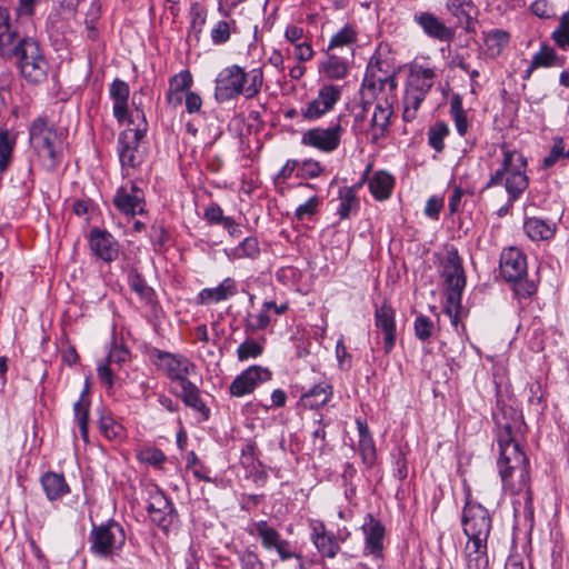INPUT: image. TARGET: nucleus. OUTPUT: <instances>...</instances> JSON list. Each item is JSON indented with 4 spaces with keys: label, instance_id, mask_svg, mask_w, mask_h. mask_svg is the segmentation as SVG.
Listing matches in <instances>:
<instances>
[{
    "label": "nucleus",
    "instance_id": "nucleus-17",
    "mask_svg": "<svg viewBox=\"0 0 569 569\" xmlns=\"http://www.w3.org/2000/svg\"><path fill=\"white\" fill-rule=\"evenodd\" d=\"M361 531L365 538V556H370L375 560H382L385 550L383 540L386 536L385 526L372 513H367L361 526Z\"/></svg>",
    "mask_w": 569,
    "mask_h": 569
},
{
    "label": "nucleus",
    "instance_id": "nucleus-36",
    "mask_svg": "<svg viewBox=\"0 0 569 569\" xmlns=\"http://www.w3.org/2000/svg\"><path fill=\"white\" fill-rule=\"evenodd\" d=\"M41 485L49 500H57L69 492V486L60 473H44L41 477Z\"/></svg>",
    "mask_w": 569,
    "mask_h": 569
},
{
    "label": "nucleus",
    "instance_id": "nucleus-30",
    "mask_svg": "<svg viewBox=\"0 0 569 569\" xmlns=\"http://www.w3.org/2000/svg\"><path fill=\"white\" fill-rule=\"evenodd\" d=\"M396 184L395 177L386 170L376 171L368 180V187L377 201L388 200Z\"/></svg>",
    "mask_w": 569,
    "mask_h": 569
},
{
    "label": "nucleus",
    "instance_id": "nucleus-32",
    "mask_svg": "<svg viewBox=\"0 0 569 569\" xmlns=\"http://www.w3.org/2000/svg\"><path fill=\"white\" fill-rule=\"evenodd\" d=\"M17 32L11 29L9 10L0 6V56L9 59L12 56V44Z\"/></svg>",
    "mask_w": 569,
    "mask_h": 569
},
{
    "label": "nucleus",
    "instance_id": "nucleus-10",
    "mask_svg": "<svg viewBox=\"0 0 569 569\" xmlns=\"http://www.w3.org/2000/svg\"><path fill=\"white\" fill-rule=\"evenodd\" d=\"M124 541L126 535L122 527L112 521L94 527L90 535L91 550L100 557L113 555Z\"/></svg>",
    "mask_w": 569,
    "mask_h": 569
},
{
    "label": "nucleus",
    "instance_id": "nucleus-42",
    "mask_svg": "<svg viewBox=\"0 0 569 569\" xmlns=\"http://www.w3.org/2000/svg\"><path fill=\"white\" fill-rule=\"evenodd\" d=\"M320 71L329 79L340 80L348 74V62L333 53H329L321 63Z\"/></svg>",
    "mask_w": 569,
    "mask_h": 569
},
{
    "label": "nucleus",
    "instance_id": "nucleus-18",
    "mask_svg": "<svg viewBox=\"0 0 569 569\" xmlns=\"http://www.w3.org/2000/svg\"><path fill=\"white\" fill-rule=\"evenodd\" d=\"M272 378V372L261 366H250L238 375L229 387V392L232 397L241 398L250 395L254 389Z\"/></svg>",
    "mask_w": 569,
    "mask_h": 569
},
{
    "label": "nucleus",
    "instance_id": "nucleus-44",
    "mask_svg": "<svg viewBox=\"0 0 569 569\" xmlns=\"http://www.w3.org/2000/svg\"><path fill=\"white\" fill-rule=\"evenodd\" d=\"M490 56H499L510 41V33L502 29H493L485 33L483 38Z\"/></svg>",
    "mask_w": 569,
    "mask_h": 569
},
{
    "label": "nucleus",
    "instance_id": "nucleus-58",
    "mask_svg": "<svg viewBox=\"0 0 569 569\" xmlns=\"http://www.w3.org/2000/svg\"><path fill=\"white\" fill-rule=\"evenodd\" d=\"M413 327L416 337L421 341H427L432 336L433 322L427 316H418L415 320Z\"/></svg>",
    "mask_w": 569,
    "mask_h": 569
},
{
    "label": "nucleus",
    "instance_id": "nucleus-52",
    "mask_svg": "<svg viewBox=\"0 0 569 569\" xmlns=\"http://www.w3.org/2000/svg\"><path fill=\"white\" fill-rule=\"evenodd\" d=\"M450 114L453 119L457 132L459 136L463 137L468 130V120L459 97L451 100Z\"/></svg>",
    "mask_w": 569,
    "mask_h": 569
},
{
    "label": "nucleus",
    "instance_id": "nucleus-51",
    "mask_svg": "<svg viewBox=\"0 0 569 569\" xmlns=\"http://www.w3.org/2000/svg\"><path fill=\"white\" fill-rule=\"evenodd\" d=\"M449 134V128L445 122H436L428 131V143L437 152L445 149V138Z\"/></svg>",
    "mask_w": 569,
    "mask_h": 569
},
{
    "label": "nucleus",
    "instance_id": "nucleus-37",
    "mask_svg": "<svg viewBox=\"0 0 569 569\" xmlns=\"http://www.w3.org/2000/svg\"><path fill=\"white\" fill-rule=\"evenodd\" d=\"M17 144V133L8 128H0V173L11 164Z\"/></svg>",
    "mask_w": 569,
    "mask_h": 569
},
{
    "label": "nucleus",
    "instance_id": "nucleus-34",
    "mask_svg": "<svg viewBox=\"0 0 569 569\" xmlns=\"http://www.w3.org/2000/svg\"><path fill=\"white\" fill-rule=\"evenodd\" d=\"M332 397V387L321 382L312 387L301 396V403L305 408L317 409L325 406Z\"/></svg>",
    "mask_w": 569,
    "mask_h": 569
},
{
    "label": "nucleus",
    "instance_id": "nucleus-56",
    "mask_svg": "<svg viewBox=\"0 0 569 569\" xmlns=\"http://www.w3.org/2000/svg\"><path fill=\"white\" fill-rule=\"evenodd\" d=\"M321 200L318 196H311L305 203L297 207L295 216L298 220L311 219L318 211Z\"/></svg>",
    "mask_w": 569,
    "mask_h": 569
},
{
    "label": "nucleus",
    "instance_id": "nucleus-48",
    "mask_svg": "<svg viewBox=\"0 0 569 569\" xmlns=\"http://www.w3.org/2000/svg\"><path fill=\"white\" fill-rule=\"evenodd\" d=\"M461 309V296L455 292L447 293L445 312L450 318L451 325L455 327L457 332H459V328L465 330L463 325H460Z\"/></svg>",
    "mask_w": 569,
    "mask_h": 569
},
{
    "label": "nucleus",
    "instance_id": "nucleus-26",
    "mask_svg": "<svg viewBox=\"0 0 569 569\" xmlns=\"http://www.w3.org/2000/svg\"><path fill=\"white\" fill-rule=\"evenodd\" d=\"M436 76L435 68L415 63L409 70L406 90L427 97L433 86Z\"/></svg>",
    "mask_w": 569,
    "mask_h": 569
},
{
    "label": "nucleus",
    "instance_id": "nucleus-60",
    "mask_svg": "<svg viewBox=\"0 0 569 569\" xmlns=\"http://www.w3.org/2000/svg\"><path fill=\"white\" fill-rule=\"evenodd\" d=\"M241 569H264V565L261 561L257 552L246 549L239 557Z\"/></svg>",
    "mask_w": 569,
    "mask_h": 569
},
{
    "label": "nucleus",
    "instance_id": "nucleus-29",
    "mask_svg": "<svg viewBox=\"0 0 569 569\" xmlns=\"http://www.w3.org/2000/svg\"><path fill=\"white\" fill-rule=\"evenodd\" d=\"M523 231L532 241H549L557 231V224L550 220L528 217L523 222Z\"/></svg>",
    "mask_w": 569,
    "mask_h": 569
},
{
    "label": "nucleus",
    "instance_id": "nucleus-61",
    "mask_svg": "<svg viewBox=\"0 0 569 569\" xmlns=\"http://www.w3.org/2000/svg\"><path fill=\"white\" fill-rule=\"evenodd\" d=\"M211 40L214 44H222L230 39V27L224 20L218 21L211 30Z\"/></svg>",
    "mask_w": 569,
    "mask_h": 569
},
{
    "label": "nucleus",
    "instance_id": "nucleus-39",
    "mask_svg": "<svg viewBox=\"0 0 569 569\" xmlns=\"http://www.w3.org/2000/svg\"><path fill=\"white\" fill-rule=\"evenodd\" d=\"M229 260L256 259L260 254L259 241L256 237L244 238L238 246L226 249Z\"/></svg>",
    "mask_w": 569,
    "mask_h": 569
},
{
    "label": "nucleus",
    "instance_id": "nucleus-46",
    "mask_svg": "<svg viewBox=\"0 0 569 569\" xmlns=\"http://www.w3.org/2000/svg\"><path fill=\"white\" fill-rule=\"evenodd\" d=\"M191 84L192 76L188 70H183L172 77L170 80L169 100H172L176 97L177 102H180L182 99V93L188 91Z\"/></svg>",
    "mask_w": 569,
    "mask_h": 569
},
{
    "label": "nucleus",
    "instance_id": "nucleus-55",
    "mask_svg": "<svg viewBox=\"0 0 569 569\" xmlns=\"http://www.w3.org/2000/svg\"><path fill=\"white\" fill-rule=\"evenodd\" d=\"M325 171L323 166L313 159H306L298 161L297 178L313 179L319 177Z\"/></svg>",
    "mask_w": 569,
    "mask_h": 569
},
{
    "label": "nucleus",
    "instance_id": "nucleus-20",
    "mask_svg": "<svg viewBox=\"0 0 569 569\" xmlns=\"http://www.w3.org/2000/svg\"><path fill=\"white\" fill-rule=\"evenodd\" d=\"M140 184L141 180L134 178L121 186L114 197L113 202L117 209L128 218H133L137 213H142V190Z\"/></svg>",
    "mask_w": 569,
    "mask_h": 569
},
{
    "label": "nucleus",
    "instance_id": "nucleus-4",
    "mask_svg": "<svg viewBox=\"0 0 569 569\" xmlns=\"http://www.w3.org/2000/svg\"><path fill=\"white\" fill-rule=\"evenodd\" d=\"M11 57H16L20 74L28 82L38 84L47 79L49 62L36 39L26 37L14 42Z\"/></svg>",
    "mask_w": 569,
    "mask_h": 569
},
{
    "label": "nucleus",
    "instance_id": "nucleus-45",
    "mask_svg": "<svg viewBox=\"0 0 569 569\" xmlns=\"http://www.w3.org/2000/svg\"><path fill=\"white\" fill-rule=\"evenodd\" d=\"M99 430L109 440H121L124 437L123 427L109 413H101L99 419Z\"/></svg>",
    "mask_w": 569,
    "mask_h": 569
},
{
    "label": "nucleus",
    "instance_id": "nucleus-22",
    "mask_svg": "<svg viewBox=\"0 0 569 569\" xmlns=\"http://www.w3.org/2000/svg\"><path fill=\"white\" fill-rule=\"evenodd\" d=\"M130 352L124 346L117 341L112 343L107 358L97 368L98 378L108 389L113 387L117 370L122 363L130 360Z\"/></svg>",
    "mask_w": 569,
    "mask_h": 569
},
{
    "label": "nucleus",
    "instance_id": "nucleus-33",
    "mask_svg": "<svg viewBox=\"0 0 569 569\" xmlns=\"http://www.w3.org/2000/svg\"><path fill=\"white\" fill-rule=\"evenodd\" d=\"M178 387L180 389L178 391V396L182 399L186 406L202 413L209 412V409L200 398L199 388L193 382L186 378L178 382Z\"/></svg>",
    "mask_w": 569,
    "mask_h": 569
},
{
    "label": "nucleus",
    "instance_id": "nucleus-12",
    "mask_svg": "<svg viewBox=\"0 0 569 569\" xmlns=\"http://www.w3.org/2000/svg\"><path fill=\"white\" fill-rule=\"evenodd\" d=\"M139 129L129 128L119 138V157L122 170L127 177H134L140 171L142 152L140 151Z\"/></svg>",
    "mask_w": 569,
    "mask_h": 569
},
{
    "label": "nucleus",
    "instance_id": "nucleus-54",
    "mask_svg": "<svg viewBox=\"0 0 569 569\" xmlns=\"http://www.w3.org/2000/svg\"><path fill=\"white\" fill-rule=\"evenodd\" d=\"M263 352V345L252 339H247L237 349V357L239 361L248 359H256Z\"/></svg>",
    "mask_w": 569,
    "mask_h": 569
},
{
    "label": "nucleus",
    "instance_id": "nucleus-35",
    "mask_svg": "<svg viewBox=\"0 0 569 569\" xmlns=\"http://www.w3.org/2000/svg\"><path fill=\"white\" fill-rule=\"evenodd\" d=\"M362 181L351 187H343L339 190V206L337 212L340 219H348L353 212L359 209V199L357 197V190L361 186Z\"/></svg>",
    "mask_w": 569,
    "mask_h": 569
},
{
    "label": "nucleus",
    "instance_id": "nucleus-64",
    "mask_svg": "<svg viewBox=\"0 0 569 569\" xmlns=\"http://www.w3.org/2000/svg\"><path fill=\"white\" fill-rule=\"evenodd\" d=\"M336 357L341 369L348 370L351 368V355L348 352L347 347L345 346L343 338H340L337 341Z\"/></svg>",
    "mask_w": 569,
    "mask_h": 569
},
{
    "label": "nucleus",
    "instance_id": "nucleus-7",
    "mask_svg": "<svg viewBox=\"0 0 569 569\" xmlns=\"http://www.w3.org/2000/svg\"><path fill=\"white\" fill-rule=\"evenodd\" d=\"M247 532L257 539L261 547L268 552H276L281 561L296 558L299 561V569H305L302 556L297 553L293 545L283 539L277 528L267 520L252 521L247 527Z\"/></svg>",
    "mask_w": 569,
    "mask_h": 569
},
{
    "label": "nucleus",
    "instance_id": "nucleus-11",
    "mask_svg": "<svg viewBox=\"0 0 569 569\" xmlns=\"http://www.w3.org/2000/svg\"><path fill=\"white\" fill-rule=\"evenodd\" d=\"M152 363L171 379L178 382L196 372V365L183 356L173 355L158 349L148 351Z\"/></svg>",
    "mask_w": 569,
    "mask_h": 569
},
{
    "label": "nucleus",
    "instance_id": "nucleus-24",
    "mask_svg": "<svg viewBox=\"0 0 569 569\" xmlns=\"http://www.w3.org/2000/svg\"><path fill=\"white\" fill-rule=\"evenodd\" d=\"M89 243L93 254L103 261L109 262L118 257V243L112 234L106 230L92 229L89 236Z\"/></svg>",
    "mask_w": 569,
    "mask_h": 569
},
{
    "label": "nucleus",
    "instance_id": "nucleus-25",
    "mask_svg": "<svg viewBox=\"0 0 569 569\" xmlns=\"http://www.w3.org/2000/svg\"><path fill=\"white\" fill-rule=\"evenodd\" d=\"M415 21L428 37L438 41L448 42L455 37V30L447 27L433 13L420 12L415 16Z\"/></svg>",
    "mask_w": 569,
    "mask_h": 569
},
{
    "label": "nucleus",
    "instance_id": "nucleus-63",
    "mask_svg": "<svg viewBox=\"0 0 569 569\" xmlns=\"http://www.w3.org/2000/svg\"><path fill=\"white\" fill-rule=\"evenodd\" d=\"M531 12L540 19H549L553 13V7L548 0H536L530 6Z\"/></svg>",
    "mask_w": 569,
    "mask_h": 569
},
{
    "label": "nucleus",
    "instance_id": "nucleus-62",
    "mask_svg": "<svg viewBox=\"0 0 569 569\" xmlns=\"http://www.w3.org/2000/svg\"><path fill=\"white\" fill-rule=\"evenodd\" d=\"M293 56L298 62H307L310 61L315 56V50L312 46L308 41L298 42L293 48Z\"/></svg>",
    "mask_w": 569,
    "mask_h": 569
},
{
    "label": "nucleus",
    "instance_id": "nucleus-50",
    "mask_svg": "<svg viewBox=\"0 0 569 569\" xmlns=\"http://www.w3.org/2000/svg\"><path fill=\"white\" fill-rule=\"evenodd\" d=\"M426 99L421 93H413L409 90H406L403 98V114L402 118L406 122H411L416 119L417 112Z\"/></svg>",
    "mask_w": 569,
    "mask_h": 569
},
{
    "label": "nucleus",
    "instance_id": "nucleus-27",
    "mask_svg": "<svg viewBox=\"0 0 569 569\" xmlns=\"http://www.w3.org/2000/svg\"><path fill=\"white\" fill-rule=\"evenodd\" d=\"M487 541L479 538L468 539L463 550L467 569L489 568Z\"/></svg>",
    "mask_w": 569,
    "mask_h": 569
},
{
    "label": "nucleus",
    "instance_id": "nucleus-40",
    "mask_svg": "<svg viewBox=\"0 0 569 569\" xmlns=\"http://www.w3.org/2000/svg\"><path fill=\"white\" fill-rule=\"evenodd\" d=\"M110 94L114 100L113 114L122 122L127 117L129 87L126 82L116 80L110 87Z\"/></svg>",
    "mask_w": 569,
    "mask_h": 569
},
{
    "label": "nucleus",
    "instance_id": "nucleus-15",
    "mask_svg": "<svg viewBox=\"0 0 569 569\" xmlns=\"http://www.w3.org/2000/svg\"><path fill=\"white\" fill-rule=\"evenodd\" d=\"M311 533L310 540L322 558L333 559L341 550L340 543L345 542L349 537L339 533L336 536L332 531H328L326 525L321 520H312L310 522Z\"/></svg>",
    "mask_w": 569,
    "mask_h": 569
},
{
    "label": "nucleus",
    "instance_id": "nucleus-9",
    "mask_svg": "<svg viewBox=\"0 0 569 569\" xmlns=\"http://www.w3.org/2000/svg\"><path fill=\"white\" fill-rule=\"evenodd\" d=\"M461 525L468 539L488 540L492 528V519L482 505L468 499L462 509Z\"/></svg>",
    "mask_w": 569,
    "mask_h": 569
},
{
    "label": "nucleus",
    "instance_id": "nucleus-13",
    "mask_svg": "<svg viewBox=\"0 0 569 569\" xmlns=\"http://www.w3.org/2000/svg\"><path fill=\"white\" fill-rule=\"evenodd\" d=\"M342 89L340 86L322 84L317 96L301 109V117L308 121L321 119L330 112L341 99Z\"/></svg>",
    "mask_w": 569,
    "mask_h": 569
},
{
    "label": "nucleus",
    "instance_id": "nucleus-19",
    "mask_svg": "<svg viewBox=\"0 0 569 569\" xmlns=\"http://www.w3.org/2000/svg\"><path fill=\"white\" fill-rule=\"evenodd\" d=\"M397 98L381 97L375 106L370 126L366 133L373 144L386 138L389 133L390 118L393 113L392 104Z\"/></svg>",
    "mask_w": 569,
    "mask_h": 569
},
{
    "label": "nucleus",
    "instance_id": "nucleus-16",
    "mask_svg": "<svg viewBox=\"0 0 569 569\" xmlns=\"http://www.w3.org/2000/svg\"><path fill=\"white\" fill-rule=\"evenodd\" d=\"M441 277L447 284V293L455 292L462 296L466 287V276L462 260L453 246L447 248L446 256L441 260Z\"/></svg>",
    "mask_w": 569,
    "mask_h": 569
},
{
    "label": "nucleus",
    "instance_id": "nucleus-47",
    "mask_svg": "<svg viewBox=\"0 0 569 569\" xmlns=\"http://www.w3.org/2000/svg\"><path fill=\"white\" fill-rule=\"evenodd\" d=\"M531 62L532 68H549L562 64V60L558 57L555 49L547 44H542L540 50L532 56Z\"/></svg>",
    "mask_w": 569,
    "mask_h": 569
},
{
    "label": "nucleus",
    "instance_id": "nucleus-5",
    "mask_svg": "<svg viewBox=\"0 0 569 569\" xmlns=\"http://www.w3.org/2000/svg\"><path fill=\"white\" fill-rule=\"evenodd\" d=\"M499 269L501 277L512 283L517 298L528 299L536 293V282L527 277V256L519 248L509 247L502 250Z\"/></svg>",
    "mask_w": 569,
    "mask_h": 569
},
{
    "label": "nucleus",
    "instance_id": "nucleus-2",
    "mask_svg": "<svg viewBox=\"0 0 569 569\" xmlns=\"http://www.w3.org/2000/svg\"><path fill=\"white\" fill-rule=\"evenodd\" d=\"M501 166L492 173L485 188L503 183L508 193V202L513 203L529 186V178L526 173L528 163L521 152L509 149L507 144L501 146Z\"/></svg>",
    "mask_w": 569,
    "mask_h": 569
},
{
    "label": "nucleus",
    "instance_id": "nucleus-28",
    "mask_svg": "<svg viewBox=\"0 0 569 569\" xmlns=\"http://www.w3.org/2000/svg\"><path fill=\"white\" fill-rule=\"evenodd\" d=\"M356 425L359 433L358 451L361 456L362 462L371 468L377 459V451L373 438L369 430L366 419L361 417L356 418Z\"/></svg>",
    "mask_w": 569,
    "mask_h": 569
},
{
    "label": "nucleus",
    "instance_id": "nucleus-8",
    "mask_svg": "<svg viewBox=\"0 0 569 569\" xmlns=\"http://www.w3.org/2000/svg\"><path fill=\"white\" fill-rule=\"evenodd\" d=\"M396 71L380 57L373 56L367 67L362 81V89L372 97L383 94V97L397 98Z\"/></svg>",
    "mask_w": 569,
    "mask_h": 569
},
{
    "label": "nucleus",
    "instance_id": "nucleus-23",
    "mask_svg": "<svg viewBox=\"0 0 569 569\" xmlns=\"http://www.w3.org/2000/svg\"><path fill=\"white\" fill-rule=\"evenodd\" d=\"M375 325L383 335L385 353H390L396 345V311L388 305L383 303L375 310Z\"/></svg>",
    "mask_w": 569,
    "mask_h": 569
},
{
    "label": "nucleus",
    "instance_id": "nucleus-49",
    "mask_svg": "<svg viewBox=\"0 0 569 569\" xmlns=\"http://www.w3.org/2000/svg\"><path fill=\"white\" fill-rule=\"evenodd\" d=\"M551 39L561 50H569V10L559 19L558 27L552 31Z\"/></svg>",
    "mask_w": 569,
    "mask_h": 569
},
{
    "label": "nucleus",
    "instance_id": "nucleus-53",
    "mask_svg": "<svg viewBox=\"0 0 569 569\" xmlns=\"http://www.w3.org/2000/svg\"><path fill=\"white\" fill-rule=\"evenodd\" d=\"M74 417L83 440L88 441L89 402L83 397L74 403Z\"/></svg>",
    "mask_w": 569,
    "mask_h": 569
},
{
    "label": "nucleus",
    "instance_id": "nucleus-6",
    "mask_svg": "<svg viewBox=\"0 0 569 569\" xmlns=\"http://www.w3.org/2000/svg\"><path fill=\"white\" fill-rule=\"evenodd\" d=\"M30 144L37 152L42 166L54 169L60 160L61 149L58 133L46 119H36L30 127Z\"/></svg>",
    "mask_w": 569,
    "mask_h": 569
},
{
    "label": "nucleus",
    "instance_id": "nucleus-14",
    "mask_svg": "<svg viewBox=\"0 0 569 569\" xmlns=\"http://www.w3.org/2000/svg\"><path fill=\"white\" fill-rule=\"evenodd\" d=\"M345 129L340 119L327 128L317 127L303 132L301 143L315 148L321 152L330 153L337 150L341 143Z\"/></svg>",
    "mask_w": 569,
    "mask_h": 569
},
{
    "label": "nucleus",
    "instance_id": "nucleus-3",
    "mask_svg": "<svg viewBox=\"0 0 569 569\" xmlns=\"http://www.w3.org/2000/svg\"><path fill=\"white\" fill-rule=\"evenodd\" d=\"M262 80L260 69L246 72L237 64L227 67L217 77L214 97L218 102H226L241 94L251 99L260 92Z\"/></svg>",
    "mask_w": 569,
    "mask_h": 569
},
{
    "label": "nucleus",
    "instance_id": "nucleus-43",
    "mask_svg": "<svg viewBox=\"0 0 569 569\" xmlns=\"http://www.w3.org/2000/svg\"><path fill=\"white\" fill-rule=\"evenodd\" d=\"M358 41V30L353 24L347 23L336 32L328 44V51L339 48H351Z\"/></svg>",
    "mask_w": 569,
    "mask_h": 569
},
{
    "label": "nucleus",
    "instance_id": "nucleus-21",
    "mask_svg": "<svg viewBox=\"0 0 569 569\" xmlns=\"http://www.w3.org/2000/svg\"><path fill=\"white\" fill-rule=\"evenodd\" d=\"M149 501L147 511L153 523L163 530H168L173 520V509L164 493L157 486H149Z\"/></svg>",
    "mask_w": 569,
    "mask_h": 569
},
{
    "label": "nucleus",
    "instance_id": "nucleus-59",
    "mask_svg": "<svg viewBox=\"0 0 569 569\" xmlns=\"http://www.w3.org/2000/svg\"><path fill=\"white\" fill-rule=\"evenodd\" d=\"M153 290L144 286V307L148 306L150 308L149 320L153 323L154 327H157V321L162 318L163 311L161 307L153 300Z\"/></svg>",
    "mask_w": 569,
    "mask_h": 569
},
{
    "label": "nucleus",
    "instance_id": "nucleus-41",
    "mask_svg": "<svg viewBox=\"0 0 569 569\" xmlns=\"http://www.w3.org/2000/svg\"><path fill=\"white\" fill-rule=\"evenodd\" d=\"M271 323L270 312L263 305L256 311L247 312L244 317V331L247 333H256L266 330Z\"/></svg>",
    "mask_w": 569,
    "mask_h": 569
},
{
    "label": "nucleus",
    "instance_id": "nucleus-57",
    "mask_svg": "<svg viewBox=\"0 0 569 569\" xmlns=\"http://www.w3.org/2000/svg\"><path fill=\"white\" fill-rule=\"evenodd\" d=\"M191 14V30L194 32L197 39L202 32L203 26L207 21V10L199 3H193L190 9Z\"/></svg>",
    "mask_w": 569,
    "mask_h": 569
},
{
    "label": "nucleus",
    "instance_id": "nucleus-38",
    "mask_svg": "<svg viewBox=\"0 0 569 569\" xmlns=\"http://www.w3.org/2000/svg\"><path fill=\"white\" fill-rule=\"evenodd\" d=\"M446 8L460 27L469 30L472 23V11H475L472 0H448Z\"/></svg>",
    "mask_w": 569,
    "mask_h": 569
},
{
    "label": "nucleus",
    "instance_id": "nucleus-1",
    "mask_svg": "<svg viewBox=\"0 0 569 569\" xmlns=\"http://www.w3.org/2000/svg\"><path fill=\"white\" fill-rule=\"evenodd\" d=\"M518 423H499L497 429V445L499 458L498 471L503 489L510 495L526 493L530 499L529 459L522 451L517 432Z\"/></svg>",
    "mask_w": 569,
    "mask_h": 569
},
{
    "label": "nucleus",
    "instance_id": "nucleus-31",
    "mask_svg": "<svg viewBox=\"0 0 569 569\" xmlns=\"http://www.w3.org/2000/svg\"><path fill=\"white\" fill-rule=\"evenodd\" d=\"M237 293V283L232 278L223 279L216 288H204L198 295L201 305L224 301Z\"/></svg>",
    "mask_w": 569,
    "mask_h": 569
}]
</instances>
